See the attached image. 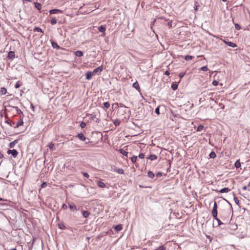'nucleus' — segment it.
Instances as JSON below:
<instances>
[{"label": "nucleus", "mask_w": 250, "mask_h": 250, "mask_svg": "<svg viewBox=\"0 0 250 250\" xmlns=\"http://www.w3.org/2000/svg\"><path fill=\"white\" fill-rule=\"evenodd\" d=\"M13 107L16 109L17 113L18 114H22V112L17 106H13Z\"/></svg>", "instance_id": "nucleus-33"}, {"label": "nucleus", "mask_w": 250, "mask_h": 250, "mask_svg": "<svg viewBox=\"0 0 250 250\" xmlns=\"http://www.w3.org/2000/svg\"><path fill=\"white\" fill-rule=\"evenodd\" d=\"M50 41L51 45L54 48H56L58 49H62V47H61L60 46H59L58 45L57 43L56 42L52 40H50Z\"/></svg>", "instance_id": "nucleus-3"}, {"label": "nucleus", "mask_w": 250, "mask_h": 250, "mask_svg": "<svg viewBox=\"0 0 250 250\" xmlns=\"http://www.w3.org/2000/svg\"><path fill=\"white\" fill-rule=\"evenodd\" d=\"M121 123V121L119 119H116L114 121V124L115 126H118Z\"/></svg>", "instance_id": "nucleus-30"}, {"label": "nucleus", "mask_w": 250, "mask_h": 250, "mask_svg": "<svg viewBox=\"0 0 250 250\" xmlns=\"http://www.w3.org/2000/svg\"><path fill=\"white\" fill-rule=\"evenodd\" d=\"M193 57L189 55H187L185 57V59L186 61H190L192 59Z\"/></svg>", "instance_id": "nucleus-41"}, {"label": "nucleus", "mask_w": 250, "mask_h": 250, "mask_svg": "<svg viewBox=\"0 0 250 250\" xmlns=\"http://www.w3.org/2000/svg\"><path fill=\"white\" fill-rule=\"evenodd\" d=\"M23 124L22 118H20V120L17 123L16 125L15 128L19 127L20 126L22 125Z\"/></svg>", "instance_id": "nucleus-9"}, {"label": "nucleus", "mask_w": 250, "mask_h": 250, "mask_svg": "<svg viewBox=\"0 0 250 250\" xmlns=\"http://www.w3.org/2000/svg\"><path fill=\"white\" fill-rule=\"evenodd\" d=\"M218 82L216 80H214L212 82V84L214 86H217L218 84Z\"/></svg>", "instance_id": "nucleus-53"}, {"label": "nucleus", "mask_w": 250, "mask_h": 250, "mask_svg": "<svg viewBox=\"0 0 250 250\" xmlns=\"http://www.w3.org/2000/svg\"><path fill=\"white\" fill-rule=\"evenodd\" d=\"M114 229L115 230L119 231L123 229V227L121 225H117L114 226Z\"/></svg>", "instance_id": "nucleus-15"}, {"label": "nucleus", "mask_w": 250, "mask_h": 250, "mask_svg": "<svg viewBox=\"0 0 250 250\" xmlns=\"http://www.w3.org/2000/svg\"><path fill=\"white\" fill-rule=\"evenodd\" d=\"M201 70L204 71H207L208 70V68L207 66H204L201 68Z\"/></svg>", "instance_id": "nucleus-45"}, {"label": "nucleus", "mask_w": 250, "mask_h": 250, "mask_svg": "<svg viewBox=\"0 0 250 250\" xmlns=\"http://www.w3.org/2000/svg\"><path fill=\"white\" fill-rule=\"evenodd\" d=\"M157 177H161L163 175V173L161 172H158L156 174Z\"/></svg>", "instance_id": "nucleus-54"}, {"label": "nucleus", "mask_w": 250, "mask_h": 250, "mask_svg": "<svg viewBox=\"0 0 250 250\" xmlns=\"http://www.w3.org/2000/svg\"><path fill=\"white\" fill-rule=\"evenodd\" d=\"M133 87L137 89L138 91H140V88L139 84L137 82H135L133 84Z\"/></svg>", "instance_id": "nucleus-13"}, {"label": "nucleus", "mask_w": 250, "mask_h": 250, "mask_svg": "<svg viewBox=\"0 0 250 250\" xmlns=\"http://www.w3.org/2000/svg\"><path fill=\"white\" fill-rule=\"evenodd\" d=\"M100 121V120L99 119V118H96V120H95V122L96 123H99Z\"/></svg>", "instance_id": "nucleus-63"}, {"label": "nucleus", "mask_w": 250, "mask_h": 250, "mask_svg": "<svg viewBox=\"0 0 250 250\" xmlns=\"http://www.w3.org/2000/svg\"><path fill=\"white\" fill-rule=\"evenodd\" d=\"M209 156L210 158H214L216 157V155L215 154V153L214 152V151H211L209 155Z\"/></svg>", "instance_id": "nucleus-32"}, {"label": "nucleus", "mask_w": 250, "mask_h": 250, "mask_svg": "<svg viewBox=\"0 0 250 250\" xmlns=\"http://www.w3.org/2000/svg\"><path fill=\"white\" fill-rule=\"evenodd\" d=\"M233 195H234V198H233V199H234V201L235 204L236 205L239 206V201L238 199L236 197H235L234 196V194H233Z\"/></svg>", "instance_id": "nucleus-38"}, {"label": "nucleus", "mask_w": 250, "mask_h": 250, "mask_svg": "<svg viewBox=\"0 0 250 250\" xmlns=\"http://www.w3.org/2000/svg\"><path fill=\"white\" fill-rule=\"evenodd\" d=\"M75 55L77 57H82L83 56V52L82 51H76L75 52Z\"/></svg>", "instance_id": "nucleus-25"}, {"label": "nucleus", "mask_w": 250, "mask_h": 250, "mask_svg": "<svg viewBox=\"0 0 250 250\" xmlns=\"http://www.w3.org/2000/svg\"><path fill=\"white\" fill-rule=\"evenodd\" d=\"M220 217L225 224L229 223L230 220V213L228 210L225 209H223L220 212Z\"/></svg>", "instance_id": "nucleus-1"}, {"label": "nucleus", "mask_w": 250, "mask_h": 250, "mask_svg": "<svg viewBox=\"0 0 250 250\" xmlns=\"http://www.w3.org/2000/svg\"><path fill=\"white\" fill-rule=\"evenodd\" d=\"M5 123H6L7 124L11 126L13 125L12 124H13V125L15 124L14 122H13L12 123L11 122L9 121L8 120H6L5 121Z\"/></svg>", "instance_id": "nucleus-52"}, {"label": "nucleus", "mask_w": 250, "mask_h": 250, "mask_svg": "<svg viewBox=\"0 0 250 250\" xmlns=\"http://www.w3.org/2000/svg\"><path fill=\"white\" fill-rule=\"evenodd\" d=\"M7 93V89L4 87H1L0 90L1 95H5Z\"/></svg>", "instance_id": "nucleus-20"}, {"label": "nucleus", "mask_w": 250, "mask_h": 250, "mask_svg": "<svg viewBox=\"0 0 250 250\" xmlns=\"http://www.w3.org/2000/svg\"><path fill=\"white\" fill-rule=\"evenodd\" d=\"M97 185L98 187H99L100 188H102L105 187V184L104 182H103L101 181H98Z\"/></svg>", "instance_id": "nucleus-17"}, {"label": "nucleus", "mask_w": 250, "mask_h": 250, "mask_svg": "<svg viewBox=\"0 0 250 250\" xmlns=\"http://www.w3.org/2000/svg\"><path fill=\"white\" fill-rule=\"evenodd\" d=\"M103 70V68L102 66H99L95 69L92 73H93V75L96 74L97 73H100Z\"/></svg>", "instance_id": "nucleus-6"}, {"label": "nucleus", "mask_w": 250, "mask_h": 250, "mask_svg": "<svg viewBox=\"0 0 250 250\" xmlns=\"http://www.w3.org/2000/svg\"><path fill=\"white\" fill-rule=\"evenodd\" d=\"M104 106L106 108H108L110 106V104L108 102H104L103 104Z\"/></svg>", "instance_id": "nucleus-39"}, {"label": "nucleus", "mask_w": 250, "mask_h": 250, "mask_svg": "<svg viewBox=\"0 0 250 250\" xmlns=\"http://www.w3.org/2000/svg\"><path fill=\"white\" fill-rule=\"evenodd\" d=\"M48 147L49 148L50 150H52V151H54L56 149V147L55 146V145L53 143H52V142H51L50 143H49L48 146Z\"/></svg>", "instance_id": "nucleus-14"}, {"label": "nucleus", "mask_w": 250, "mask_h": 250, "mask_svg": "<svg viewBox=\"0 0 250 250\" xmlns=\"http://www.w3.org/2000/svg\"><path fill=\"white\" fill-rule=\"evenodd\" d=\"M20 86H21V83L20 81H18L15 85V87L16 88H18L20 87Z\"/></svg>", "instance_id": "nucleus-42"}, {"label": "nucleus", "mask_w": 250, "mask_h": 250, "mask_svg": "<svg viewBox=\"0 0 250 250\" xmlns=\"http://www.w3.org/2000/svg\"><path fill=\"white\" fill-rule=\"evenodd\" d=\"M80 126L82 128H84L85 126H86V123H84V122H82L81 124H80Z\"/></svg>", "instance_id": "nucleus-47"}, {"label": "nucleus", "mask_w": 250, "mask_h": 250, "mask_svg": "<svg viewBox=\"0 0 250 250\" xmlns=\"http://www.w3.org/2000/svg\"><path fill=\"white\" fill-rule=\"evenodd\" d=\"M15 57V52L13 51H9L8 54V58L12 59Z\"/></svg>", "instance_id": "nucleus-23"}, {"label": "nucleus", "mask_w": 250, "mask_h": 250, "mask_svg": "<svg viewBox=\"0 0 250 250\" xmlns=\"http://www.w3.org/2000/svg\"><path fill=\"white\" fill-rule=\"evenodd\" d=\"M8 154H11L14 158L17 157L18 155V152L16 149H8L7 151Z\"/></svg>", "instance_id": "nucleus-2"}, {"label": "nucleus", "mask_w": 250, "mask_h": 250, "mask_svg": "<svg viewBox=\"0 0 250 250\" xmlns=\"http://www.w3.org/2000/svg\"><path fill=\"white\" fill-rule=\"evenodd\" d=\"M33 31L34 32H43L42 30L39 27H35L34 28Z\"/></svg>", "instance_id": "nucleus-29"}, {"label": "nucleus", "mask_w": 250, "mask_h": 250, "mask_svg": "<svg viewBox=\"0 0 250 250\" xmlns=\"http://www.w3.org/2000/svg\"><path fill=\"white\" fill-rule=\"evenodd\" d=\"M242 189L243 190H246L247 189V187L246 186H244L243 187Z\"/></svg>", "instance_id": "nucleus-62"}, {"label": "nucleus", "mask_w": 250, "mask_h": 250, "mask_svg": "<svg viewBox=\"0 0 250 250\" xmlns=\"http://www.w3.org/2000/svg\"><path fill=\"white\" fill-rule=\"evenodd\" d=\"M105 30H106V26L105 25H102L98 27V30L101 32L104 33V34H103V35H102V36H103L105 35L104 32H105Z\"/></svg>", "instance_id": "nucleus-5"}, {"label": "nucleus", "mask_w": 250, "mask_h": 250, "mask_svg": "<svg viewBox=\"0 0 250 250\" xmlns=\"http://www.w3.org/2000/svg\"><path fill=\"white\" fill-rule=\"evenodd\" d=\"M214 219L217 221L218 226L225 224L224 222H222L218 217Z\"/></svg>", "instance_id": "nucleus-37"}, {"label": "nucleus", "mask_w": 250, "mask_h": 250, "mask_svg": "<svg viewBox=\"0 0 250 250\" xmlns=\"http://www.w3.org/2000/svg\"><path fill=\"white\" fill-rule=\"evenodd\" d=\"M230 190V189H229L228 188H222L219 191V192L220 193H227V192H228Z\"/></svg>", "instance_id": "nucleus-18"}, {"label": "nucleus", "mask_w": 250, "mask_h": 250, "mask_svg": "<svg viewBox=\"0 0 250 250\" xmlns=\"http://www.w3.org/2000/svg\"><path fill=\"white\" fill-rule=\"evenodd\" d=\"M165 74L166 75H169L170 74V73L167 70L165 71Z\"/></svg>", "instance_id": "nucleus-60"}, {"label": "nucleus", "mask_w": 250, "mask_h": 250, "mask_svg": "<svg viewBox=\"0 0 250 250\" xmlns=\"http://www.w3.org/2000/svg\"><path fill=\"white\" fill-rule=\"evenodd\" d=\"M3 157V155L0 152V158H2Z\"/></svg>", "instance_id": "nucleus-64"}, {"label": "nucleus", "mask_w": 250, "mask_h": 250, "mask_svg": "<svg viewBox=\"0 0 250 250\" xmlns=\"http://www.w3.org/2000/svg\"><path fill=\"white\" fill-rule=\"evenodd\" d=\"M82 214L83 217L85 218H87L90 214L86 210H83L82 211Z\"/></svg>", "instance_id": "nucleus-22"}, {"label": "nucleus", "mask_w": 250, "mask_h": 250, "mask_svg": "<svg viewBox=\"0 0 250 250\" xmlns=\"http://www.w3.org/2000/svg\"><path fill=\"white\" fill-rule=\"evenodd\" d=\"M47 186V183L46 182H43L41 185V188H45Z\"/></svg>", "instance_id": "nucleus-50"}, {"label": "nucleus", "mask_w": 250, "mask_h": 250, "mask_svg": "<svg viewBox=\"0 0 250 250\" xmlns=\"http://www.w3.org/2000/svg\"><path fill=\"white\" fill-rule=\"evenodd\" d=\"M69 208L72 211L79 210V208H77V207L74 204H68Z\"/></svg>", "instance_id": "nucleus-10"}, {"label": "nucleus", "mask_w": 250, "mask_h": 250, "mask_svg": "<svg viewBox=\"0 0 250 250\" xmlns=\"http://www.w3.org/2000/svg\"><path fill=\"white\" fill-rule=\"evenodd\" d=\"M212 209L217 210V204L216 202H214V203L213 207Z\"/></svg>", "instance_id": "nucleus-48"}, {"label": "nucleus", "mask_w": 250, "mask_h": 250, "mask_svg": "<svg viewBox=\"0 0 250 250\" xmlns=\"http://www.w3.org/2000/svg\"><path fill=\"white\" fill-rule=\"evenodd\" d=\"M93 75V73L91 71H87L85 74V79L87 80H89L91 79L92 75Z\"/></svg>", "instance_id": "nucleus-7"}, {"label": "nucleus", "mask_w": 250, "mask_h": 250, "mask_svg": "<svg viewBox=\"0 0 250 250\" xmlns=\"http://www.w3.org/2000/svg\"><path fill=\"white\" fill-rule=\"evenodd\" d=\"M82 174L83 175V176L86 177V178H88L89 177V174L87 173H86V172H82Z\"/></svg>", "instance_id": "nucleus-49"}, {"label": "nucleus", "mask_w": 250, "mask_h": 250, "mask_svg": "<svg viewBox=\"0 0 250 250\" xmlns=\"http://www.w3.org/2000/svg\"><path fill=\"white\" fill-rule=\"evenodd\" d=\"M223 42L225 44H226L228 45H229V46L232 47L233 48H234V47L237 46V45L235 43H233L232 42H228V41H226L224 40V41H223Z\"/></svg>", "instance_id": "nucleus-4"}, {"label": "nucleus", "mask_w": 250, "mask_h": 250, "mask_svg": "<svg viewBox=\"0 0 250 250\" xmlns=\"http://www.w3.org/2000/svg\"><path fill=\"white\" fill-rule=\"evenodd\" d=\"M184 75H185V73H180L179 77L182 78L184 77Z\"/></svg>", "instance_id": "nucleus-61"}, {"label": "nucleus", "mask_w": 250, "mask_h": 250, "mask_svg": "<svg viewBox=\"0 0 250 250\" xmlns=\"http://www.w3.org/2000/svg\"><path fill=\"white\" fill-rule=\"evenodd\" d=\"M138 156L140 159H144L145 157V154L144 153H140Z\"/></svg>", "instance_id": "nucleus-51"}, {"label": "nucleus", "mask_w": 250, "mask_h": 250, "mask_svg": "<svg viewBox=\"0 0 250 250\" xmlns=\"http://www.w3.org/2000/svg\"><path fill=\"white\" fill-rule=\"evenodd\" d=\"M119 151L123 155L125 156H127L128 152L126 150H124L123 149H120Z\"/></svg>", "instance_id": "nucleus-26"}, {"label": "nucleus", "mask_w": 250, "mask_h": 250, "mask_svg": "<svg viewBox=\"0 0 250 250\" xmlns=\"http://www.w3.org/2000/svg\"><path fill=\"white\" fill-rule=\"evenodd\" d=\"M114 171L117 172L119 174H124V171L122 168H116Z\"/></svg>", "instance_id": "nucleus-27"}, {"label": "nucleus", "mask_w": 250, "mask_h": 250, "mask_svg": "<svg viewBox=\"0 0 250 250\" xmlns=\"http://www.w3.org/2000/svg\"><path fill=\"white\" fill-rule=\"evenodd\" d=\"M130 159H131L132 162L134 163L137 160V157L136 156H133L132 157H130Z\"/></svg>", "instance_id": "nucleus-35"}, {"label": "nucleus", "mask_w": 250, "mask_h": 250, "mask_svg": "<svg viewBox=\"0 0 250 250\" xmlns=\"http://www.w3.org/2000/svg\"><path fill=\"white\" fill-rule=\"evenodd\" d=\"M58 227L60 229H63L65 228V226L62 223H59L58 224Z\"/></svg>", "instance_id": "nucleus-40"}, {"label": "nucleus", "mask_w": 250, "mask_h": 250, "mask_svg": "<svg viewBox=\"0 0 250 250\" xmlns=\"http://www.w3.org/2000/svg\"><path fill=\"white\" fill-rule=\"evenodd\" d=\"M50 23L52 25H54L57 23V20L55 18H52L51 20H50Z\"/></svg>", "instance_id": "nucleus-31"}, {"label": "nucleus", "mask_w": 250, "mask_h": 250, "mask_svg": "<svg viewBox=\"0 0 250 250\" xmlns=\"http://www.w3.org/2000/svg\"><path fill=\"white\" fill-rule=\"evenodd\" d=\"M154 250H166V248L163 246H161L157 249H155Z\"/></svg>", "instance_id": "nucleus-44"}, {"label": "nucleus", "mask_w": 250, "mask_h": 250, "mask_svg": "<svg viewBox=\"0 0 250 250\" xmlns=\"http://www.w3.org/2000/svg\"><path fill=\"white\" fill-rule=\"evenodd\" d=\"M30 107H31V109H32L33 111H35V106H34V105L32 104H31Z\"/></svg>", "instance_id": "nucleus-59"}, {"label": "nucleus", "mask_w": 250, "mask_h": 250, "mask_svg": "<svg viewBox=\"0 0 250 250\" xmlns=\"http://www.w3.org/2000/svg\"><path fill=\"white\" fill-rule=\"evenodd\" d=\"M119 106L121 107H125V108H127V107L126 106H125L123 104H122V103H120L119 104Z\"/></svg>", "instance_id": "nucleus-58"}, {"label": "nucleus", "mask_w": 250, "mask_h": 250, "mask_svg": "<svg viewBox=\"0 0 250 250\" xmlns=\"http://www.w3.org/2000/svg\"><path fill=\"white\" fill-rule=\"evenodd\" d=\"M171 88L174 90H175L177 89L178 88V85L176 83H172L171 84Z\"/></svg>", "instance_id": "nucleus-34"}, {"label": "nucleus", "mask_w": 250, "mask_h": 250, "mask_svg": "<svg viewBox=\"0 0 250 250\" xmlns=\"http://www.w3.org/2000/svg\"><path fill=\"white\" fill-rule=\"evenodd\" d=\"M148 159L151 161H153L157 159V156L155 154H150L148 157Z\"/></svg>", "instance_id": "nucleus-21"}, {"label": "nucleus", "mask_w": 250, "mask_h": 250, "mask_svg": "<svg viewBox=\"0 0 250 250\" xmlns=\"http://www.w3.org/2000/svg\"><path fill=\"white\" fill-rule=\"evenodd\" d=\"M204 127L203 125H199L198 126L196 131H201V130H202L203 129Z\"/></svg>", "instance_id": "nucleus-36"}, {"label": "nucleus", "mask_w": 250, "mask_h": 250, "mask_svg": "<svg viewBox=\"0 0 250 250\" xmlns=\"http://www.w3.org/2000/svg\"><path fill=\"white\" fill-rule=\"evenodd\" d=\"M147 176L150 178H153L155 176L154 173L151 171H148L147 172Z\"/></svg>", "instance_id": "nucleus-19"}, {"label": "nucleus", "mask_w": 250, "mask_h": 250, "mask_svg": "<svg viewBox=\"0 0 250 250\" xmlns=\"http://www.w3.org/2000/svg\"><path fill=\"white\" fill-rule=\"evenodd\" d=\"M95 118H96V115H94V114H91V117H90V119L91 120H94L95 119Z\"/></svg>", "instance_id": "nucleus-57"}, {"label": "nucleus", "mask_w": 250, "mask_h": 250, "mask_svg": "<svg viewBox=\"0 0 250 250\" xmlns=\"http://www.w3.org/2000/svg\"><path fill=\"white\" fill-rule=\"evenodd\" d=\"M79 139L81 141H85L86 140V137L82 133H79L77 135Z\"/></svg>", "instance_id": "nucleus-8"}, {"label": "nucleus", "mask_w": 250, "mask_h": 250, "mask_svg": "<svg viewBox=\"0 0 250 250\" xmlns=\"http://www.w3.org/2000/svg\"><path fill=\"white\" fill-rule=\"evenodd\" d=\"M235 167L236 168H239L241 167V163L240 162V160H237L235 163Z\"/></svg>", "instance_id": "nucleus-28"}, {"label": "nucleus", "mask_w": 250, "mask_h": 250, "mask_svg": "<svg viewBox=\"0 0 250 250\" xmlns=\"http://www.w3.org/2000/svg\"><path fill=\"white\" fill-rule=\"evenodd\" d=\"M217 214H218L217 210L212 209V215L214 218H216V217H217Z\"/></svg>", "instance_id": "nucleus-24"}, {"label": "nucleus", "mask_w": 250, "mask_h": 250, "mask_svg": "<svg viewBox=\"0 0 250 250\" xmlns=\"http://www.w3.org/2000/svg\"><path fill=\"white\" fill-rule=\"evenodd\" d=\"M62 208L63 209H66L67 208V206L65 204H63L62 207Z\"/></svg>", "instance_id": "nucleus-56"}, {"label": "nucleus", "mask_w": 250, "mask_h": 250, "mask_svg": "<svg viewBox=\"0 0 250 250\" xmlns=\"http://www.w3.org/2000/svg\"><path fill=\"white\" fill-rule=\"evenodd\" d=\"M35 7L38 10H40L42 8V5L40 3H38L37 2H34Z\"/></svg>", "instance_id": "nucleus-16"}, {"label": "nucleus", "mask_w": 250, "mask_h": 250, "mask_svg": "<svg viewBox=\"0 0 250 250\" xmlns=\"http://www.w3.org/2000/svg\"><path fill=\"white\" fill-rule=\"evenodd\" d=\"M235 28L236 30H240L241 29V26H240V25L238 23H235Z\"/></svg>", "instance_id": "nucleus-46"}, {"label": "nucleus", "mask_w": 250, "mask_h": 250, "mask_svg": "<svg viewBox=\"0 0 250 250\" xmlns=\"http://www.w3.org/2000/svg\"><path fill=\"white\" fill-rule=\"evenodd\" d=\"M59 12H62V11H61V10L56 9H51L49 11V13L50 14H55L58 13Z\"/></svg>", "instance_id": "nucleus-11"}, {"label": "nucleus", "mask_w": 250, "mask_h": 250, "mask_svg": "<svg viewBox=\"0 0 250 250\" xmlns=\"http://www.w3.org/2000/svg\"><path fill=\"white\" fill-rule=\"evenodd\" d=\"M167 26H168L169 27H170V28L172 27V21H170L168 22H167Z\"/></svg>", "instance_id": "nucleus-55"}, {"label": "nucleus", "mask_w": 250, "mask_h": 250, "mask_svg": "<svg viewBox=\"0 0 250 250\" xmlns=\"http://www.w3.org/2000/svg\"><path fill=\"white\" fill-rule=\"evenodd\" d=\"M159 107H160V106H158L157 107H156L155 108V112L157 115H159L160 114V109H159Z\"/></svg>", "instance_id": "nucleus-43"}, {"label": "nucleus", "mask_w": 250, "mask_h": 250, "mask_svg": "<svg viewBox=\"0 0 250 250\" xmlns=\"http://www.w3.org/2000/svg\"><path fill=\"white\" fill-rule=\"evenodd\" d=\"M18 139L15 140L14 141L10 143V144H9V146L10 148H13L15 146V145L18 143Z\"/></svg>", "instance_id": "nucleus-12"}]
</instances>
